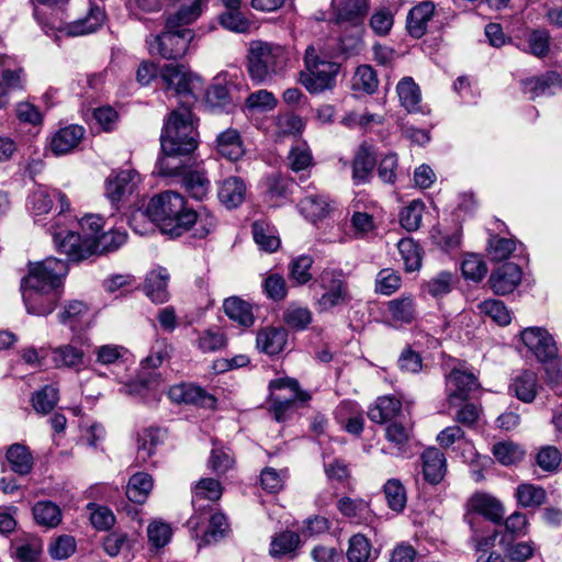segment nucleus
Instances as JSON below:
<instances>
[{
  "instance_id": "nucleus-1",
  "label": "nucleus",
  "mask_w": 562,
  "mask_h": 562,
  "mask_svg": "<svg viewBox=\"0 0 562 562\" xmlns=\"http://www.w3.org/2000/svg\"><path fill=\"white\" fill-rule=\"evenodd\" d=\"M67 273L68 265L53 257L31 263L21 284L27 313L37 316L50 314L59 299L56 290Z\"/></svg>"
},
{
  "instance_id": "nucleus-2",
  "label": "nucleus",
  "mask_w": 562,
  "mask_h": 562,
  "mask_svg": "<svg viewBox=\"0 0 562 562\" xmlns=\"http://www.w3.org/2000/svg\"><path fill=\"white\" fill-rule=\"evenodd\" d=\"M52 235L57 249L67 255L71 261H81L91 255H102L112 252L122 247L127 239V234L122 229H110L109 232L101 233L97 239H83L81 236L71 229H64L59 227V222L56 226H52Z\"/></svg>"
},
{
  "instance_id": "nucleus-3",
  "label": "nucleus",
  "mask_w": 562,
  "mask_h": 562,
  "mask_svg": "<svg viewBox=\"0 0 562 562\" xmlns=\"http://www.w3.org/2000/svg\"><path fill=\"white\" fill-rule=\"evenodd\" d=\"M290 65V52L282 45L252 41L247 55V71L258 85H269L284 75Z\"/></svg>"
},
{
  "instance_id": "nucleus-4",
  "label": "nucleus",
  "mask_w": 562,
  "mask_h": 562,
  "mask_svg": "<svg viewBox=\"0 0 562 562\" xmlns=\"http://www.w3.org/2000/svg\"><path fill=\"white\" fill-rule=\"evenodd\" d=\"M186 199L176 191H165L153 196L146 207L145 213L135 214L133 221L138 216L147 215L153 222L157 223L164 234L171 237L181 236L183 217L189 212Z\"/></svg>"
},
{
  "instance_id": "nucleus-5",
  "label": "nucleus",
  "mask_w": 562,
  "mask_h": 562,
  "mask_svg": "<svg viewBox=\"0 0 562 562\" xmlns=\"http://www.w3.org/2000/svg\"><path fill=\"white\" fill-rule=\"evenodd\" d=\"M160 145L162 153H192L198 146V131L189 106L175 109L165 122Z\"/></svg>"
},
{
  "instance_id": "nucleus-6",
  "label": "nucleus",
  "mask_w": 562,
  "mask_h": 562,
  "mask_svg": "<svg viewBox=\"0 0 562 562\" xmlns=\"http://www.w3.org/2000/svg\"><path fill=\"white\" fill-rule=\"evenodd\" d=\"M193 38L192 30L166 27V31L160 34L148 35L146 44L153 56H160L164 59H180L186 56Z\"/></svg>"
},
{
  "instance_id": "nucleus-7",
  "label": "nucleus",
  "mask_w": 562,
  "mask_h": 562,
  "mask_svg": "<svg viewBox=\"0 0 562 562\" xmlns=\"http://www.w3.org/2000/svg\"><path fill=\"white\" fill-rule=\"evenodd\" d=\"M271 411L277 422H284L295 402L306 403L310 393L301 390L299 382L292 378H280L269 383Z\"/></svg>"
},
{
  "instance_id": "nucleus-8",
  "label": "nucleus",
  "mask_w": 562,
  "mask_h": 562,
  "mask_svg": "<svg viewBox=\"0 0 562 562\" xmlns=\"http://www.w3.org/2000/svg\"><path fill=\"white\" fill-rule=\"evenodd\" d=\"M306 72H301L300 82L310 93H321L335 86L340 66L334 61L318 60L313 47L305 52Z\"/></svg>"
},
{
  "instance_id": "nucleus-9",
  "label": "nucleus",
  "mask_w": 562,
  "mask_h": 562,
  "mask_svg": "<svg viewBox=\"0 0 562 562\" xmlns=\"http://www.w3.org/2000/svg\"><path fill=\"white\" fill-rule=\"evenodd\" d=\"M318 283L323 290L322 295L315 302L318 313L329 312L350 302L348 284L340 271H323L318 278Z\"/></svg>"
},
{
  "instance_id": "nucleus-10",
  "label": "nucleus",
  "mask_w": 562,
  "mask_h": 562,
  "mask_svg": "<svg viewBox=\"0 0 562 562\" xmlns=\"http://www.w3.org/2000/svg\"><path fill=\"white\" fill-rule=\"evenodd\" d=\"M159 76L168 91H173L183 98H193L195 89L200 86V77L193 74L184 65H164Z\"/></svg>"
},
{
  "instance_id": "nucleus-11",
  "label": "nucleus",
  "mask_w": 562,
  "mask_h": 562,
  "mask_svg": "<svg viewBox=\"0 0 562 562\" xmlns=\"http://www.w3.org/2000/svg\"><path fill=\"white\" fill-rule=\"evenodd\" d=\"M139 181V175L133 169L113 172L105 181V196L119 210L120 204L135 192Z\"/></svg>"
},
{
  "instance_id": "nucleus-12",
  "label": "nucleus",
  "mask_w": 562,
  "mask_h": 562,
  "mask_svg": "<svg viewBox=\"0 0 562 562\" xmlns=\"http://www.w3.org/2000/svg\"><path fill=\"white\" fill-rule=\"evenodd\" d=\"M477 378L462 368H454L446 376V393L449 405L468 400L471 392L477 390Z\"/></svg>"
},
{
  "instance_id": "nucleus-13",
  "label": "nucleus",
  "mask_w": 562,
  "mask_h": 562,
  "mask_svg": "<svg viewBox=\"0 0 562 562\" xmlns=\"http://www.w3.org/2000/svg\"><path fill=\"white\" fill-rule=\"evenodd\" d=\"M522 344L541 362L553 359L558 355V348L553 337L541 327H528L521 330Z\"/></svg>"
},
{
  "instance_id": "nucleus-14",
  "label": "nucleus",
  "mask_w": 562,
  "mask_h": 562,
  "mask_svg": "<svg viewBox=\"0 0 562 562\" xmlns=\"http://www.w3.org/2000/svg\"><path fill=\"white\" fill-rule=\"evenodd\" d=\"M333 5L338 25L353 26L357 34L362 32L361 26L369 10L368 0H333Z\"/></svg>"
},
{
  "instance_id": "nucleus-15",
  "label": "nucleus",
  "mask_w": 562,
  "mask_h": 562,
  "mask_svg": "<svg viewBox=\"0 0 562 562\" xmlns=\"http://www.w3.org/2000/svg\"><path fill=\"white\" fill-rule=\"evenodd\" d=\"M54 201L59 202V217H61L69 210L70 205L66 194L61 191L40 187L29 196V203L34 216L48 213L53 207Z\"/></svg>"
},
{
  "instance_id": "nucleus-16",
  "label": "nucleus",
  "mask_w": 562,
  "mask_h": 562,
  "mask_svg": "<svg viewBox=\"0 0 562 562\" xmlns=\"http://www.w3.org/2000/svg\"><path fill=\"white\" fill-rule=\"evenodd\" d=\"M521 277L522 271L518 265L506 262L492 271L488 284L495 294L506 295L519 285Z\"/></svg>"
},
{
  "instance_id": "nucleus-17",
  "label": "nucleus",
  "mask_w": 562,
  "mask_h": 562,
  "mask_svg": "<svg viewBox=\"0 0 562 562\" xmlns=\"http://www.w3.org/2000/svg\"><path fill=\"white\" fill-rule=\"evenodd\" d=\"M468 513L482 515L493 522H499L504 516L502 503L494 496L484 493H474L467 502Z\"/></svg>"
},
{
  "instance_id": "nucleus-18",
  "label": "nucleus",
  "mask_w": 562,
  "mask_h": 562,
  "mask_svg": "<svg viewBox=\"0 0 562 562\" xmlns=\"http://www.w3.org/2000/svg\"><path fill=\"white\" fill-rule=\"evenodd\" d=\"M181 235L188 231H192V235L196 238H204L211 234L217 226L216 217L206 209L189 212L183 217Z\"/></svg>"
},
{
  "instance_id": "nucleus-19",
  "label": "nucleus",
  "mask_w": 562,
  "mask_h": 562,
  "mask_svg": "<svg viewBox=\"0 0 562 562\" xmlns=\"http://www.w3.org/2000/svg\"><path fill=\"white\" fill-rule=\"evenodd\" d=\"M423 475L425 481L436 485L439 484L447 473V459L438 448L426 449L422 454Z\"/></svg>"
},
{
  "instance_id": "nucleus-20",
  "label": "nucleus",
  "mask_w": 562,
  "mask_h": 562,
  "mask_svg": "<svg viewBox=\"0 0 562 562\" xmlns=\"http://www.w3.org/2000/svg\"><path fill=\"white\" fill-rule=\"evenodd\" d=\"M85 135V128L77 124H71L58 130L50 138V150L56 155H66L74 150Z\"/></svg>"
},
{
  "instance_id": "nucleus-21",
  "label": "nucleus",
  "mask_w": 562,
  "mask_h": 562,
  "mask_svg": "<svg viewBox=\"0 0 562 562\" xmlns=\"http://www.w3.org/2000/svg\"><path fill=\"white\" fill-rule=\"evenodd\" d=\"M375 154L371 146L362 144L357 149L352 160V180L355 184L370 181L375 167Z\"/></svg>"
},
{
  "instance_id": "nucleus-22",
  "label": "nucleus",
  "mask_w": 562,
  "mask_h": 562,
  "mask_svg": "<svg viewBox=\"0 0 562 562\" xmlns=\"http://www.w3.org/2000/svg\"><path fill=\"white\" fill-rule=\"evenodd\" d=\"M168 282L167 269L161 267L154 269L146 276L144 292L154 303H165L169 300Z\"/></svg>"
},
{
  "instance_id": "nucleus-23",
  "label": "nucleus",
  "mask_w": 562,
  "mask_h": 562,
  "mask_svg": "<svg viewBox=\"0 0 562 562\" xmlns=\"http://www.w3.org/2000/svg\"><path fill=\"white\" fill-rule=\"evenodd\" d=\"M435 12V4L431 1H422L412 8L407 15L406 29L411 36L420 38L427 31L428 22Z\"/></svg>"
},
{
  "instance_id": "nucleus-24",
  "label": "nucleus",
  "mask_w": 562,
  "mask_h": 562,
  "mask_svg": "<svg viewBox=\"0 0 562 562\" xmlns=\"http://www.w3.org/2000/svg\"><path fill=\"white\" fill-rule=\"evenodd\" d=\"M562 88V79L559 74L549 71L542 76L529 78L524 81V89L530 97L552 95Z\"/></svg>"
},
{
  "instance_id": "nucleus-25",
  "label": "nucleus",
  "mask_w": 562,
  "mask_h": 562,
  "mask_svg": "<svg viewBox=\"0 0 562 562\" xmlns=\"http://www.w3.org/2000/svg\"><path fill=\"white\" fill-rule=\"evenodd\" d=\"M288 339V333L282 327H266L258 331L256 338L257 348L267 355L280 353Z\"/></svg>"
},
{
  "instance_id": "nucleus-26",
  "label": "nucleus",
  "mask_w": 562,
  "mask_h": 562,
  "mask_svg": "<svg viewBox=\"0 0 562 562\" xmlns=\"http://www.w3.org/2000/svg\"><path fill=\"white\" fill-rule=\"evenodd\" d=\"M518 47L527 54L537 58H544L549 55L551 48V35L544 29H535L526 32L525 40Z\"/></svg>"
},
{
  "instance_id": "nucleus-27",
  "label": "nucleus",
  "mask_w": 562,
  "mask_h": 562,
  "mask_svg": "<svg viewBox=\"0 0 562 562\" xmlns=\"http://www.w3.org/2000/svg\"><path fill=\"white\" fill-rule=\"evenodd\" d=\"M52 361L56 368H69L79 371L85 366V352L72 344L52 349Z\"/></svg>"
},
{
  "instance_id": "nucleus-28",
  "label": "nucleus",
  "mask_w": 562,
  "mask_h": 562,
  "mask_svg": "<svg viewBox=\"0 0 562 562\" xmlns=\"http://www.w3.org/2000/svg\"><path fill=\"white\" fill-rule=\"evenodd\" d=\"M300 213L310 221H317L328 215L330 202L327 195L321 193L308 194L297 204Z\"/></svg>"
},
{
  "instance_id": "nucleus-29",
  "label": "nucleus",
  "mask_w": 562,
  "mask_h": 562,
  "mask_svg": "<svg viewBox=\"0 0 562 562\" xmlns=\"http://www.w3.org/2000/svg\"><path fill=\"white\" fill-rule=\"evenodd\" d=\"M402 403L394 396H381L368 411L370 420L384 424L392 422L401 413Z\"/></svg>"
},
{
  "instance_id": "nucleus-30",
  "label": "nucleus",
  "mask_w": 562,
  "mask_h": 562,
  "mask_svg": "<svg viewBox=\"0 0 562 562\" xmlns=\"http://www.w3.org/2000/svg\"><path fill=\"white\" fill-rule=\"evenodd\" d=\"M509 390L518 400L531 403L538 392L537 374L529 370L520 372L513 379Z\"/></svg>"
},
{
  "instance_id": "nucleus-31",
  "label": "nucleus",
  "mask_w": 562,
  "mask_h": 562,
  "mask_svg": "<svg viewBox=\"0 0 562 562\" xmlns=\"http://www.w3.org/2000/svg\"><path fill=\"white\" fill-rule=\"evenodd\" d=\"M218 199L227 209L240 205L245 199L246 186L238 177L226 178L218 189Z\"/></svg>"
},
{
  "instance_id": "nucleus-32",
  "label": "nucleus",
  "mask_w": 562,
  "mask_h": 562,
  "mask_svg": "<svg viewBox=\"0 0 562 562\" xmlns=\"http://www.w3.org/2000/svg\"><path fill=\"white\" fill-rule=\"evenodd\" d=\"M207 0H190V3H182L179 10L169 15L166 20V27H179L196 21L206 7Z\"/></svg>"
},
{
  "instance_id": "nucleus-33",
  "label": "nucleus",
  "mask_w": 562,
  "mask_h": 562,
  "mask_svg": "<svg viewBox=\"0 0 562 562\" xmlns=\"http://www.w3.org/2000/svg\"><path fill=\"white\" fill-rule=\"evenodd\" d=\"M301 544L300 536L294 531H282L274 536L270 543V554L273 558H293Z\"/></svg>"
},
{
  "instance_id": "nucleus-34",
  "label": "nucleus",
  "mask_w": 562,
  "mask_h": 562,
  "mask_svg": "<svg viewBox=\"0 0 562 562\" xmlns=\"http://www.w3.org/2000/svg\"><path fill=\"white\" fill-rule=\"evenodd\" d=\"M154 486L153 477L148 473L137 472L127 483L126 496L136 504H144Z\"/></svg>"
},
{
  "instance_id": "nucleus-35",
  "label": "nucleus",
  "mask_w": 562,
  "mask_h": 562,
  "mask_svg": "<svg viewBox=\"0 0 562 562\" xmlns=\"http://www.w3.org/2000/svg\"><path fill=\"white\" fill-rule=\"evenodd\" d=\"M196 338L194 346L202 353L216 352L224 349L227 345L225 334L221 329L206 328L203 330H195Z\"/></svg>"
},
{
  "instance_id": "nucleus-36",
  "label": "nucleus",
  "mask_w": 562,
  "mask_h": 562,
  "mask_svg": "<svg viewBox=\"0 0 562 562\" xmlns=\"http://www.w3.org/2000/svg\"><path fill=\"white\" fill-rule=\"evenodd\" d=\"M7 460L10 469L19 475L29 474L34 463L33 456L29 448L20 443H14L8 449Z\"/></svg>"
},
{
  "instance_id": "nucleus-37",
  "label": "nucleus",
  "mask_w": 562,
  "mask_h": 562,
  "mask_svg": "<svg viewBox=\"0 0 562 562\" xmlns=\"http://www.w3.org/2000/svg\"><path fill=\"white\" fill-rule=\"evenodd\" d=\"M222 496V486L215 479H201L193 491L192 505L195 510L204 508L203 501L216 502Z\"/></svg>"
},
{
  "instance_id": "nucleus-38",
  "label": "nucleus",
  "mask_w": 562,
  "mask_h": 562,
  "mask_svg": "<svg viewBox=\"0 0 562 562\" xmlns=\"http://www.w3.org/2000/svg\"><path fill=\"white\" fill-rule=\"evenodd\" d=\"M218 153L229 159L237 160L244 155V148L239 133L236 130L228 128L217 137Z\"/></svg>"
},
{
  "instance_id": "nucleus-39",
  "label": "nucleus",
  "mask_w": 562,
  "mask_h": 562,
  "mask_svg": "<svg viewBox=\"0 0 562 562\" xmlns=\"http://www.w3.org/2000/svg\"><path fill=\"white\" fill-rule=\"evenodd\" d=\"M397 94L401 101V104L408 112H419L422 95L419 87L414 82L411 77L403 78L396 87Z\"/></svg>"
},
{
  "instance_id": "nucleus-40",
  "label": "nucleus",
  "mask_w": 562,
  "mask_h": 562,
  "mask_svg": "<svg viewBox=\"0 0 562 562\" xmlns=\"http://www.w3.org/2000/svg\"><path fill=\"white\" fill-rule=\"evenodd\" d=\"M224 311L231 319L241 326L250 327L255 322L250 304L239 297L233 296L226 299L224 301Z\"/></svg>"
},
{
  "instance_id": "nucleus-41",
  "label": "nucleus",
  "mask_w": 562,
  "mask_h": 562,
  "mask_svg": "<svg viewBox=\"0 0 562 562\" xmlns=\"http://www.w3.org/2000/svg\"><path fill=\"white\" fill-rule=\"evenodd\" d=\"M191 153H162V156L157 162L158 173L165 177H183L186 171V160L183 157L189 156Z\"/></svg>"
},
{
  "instance_id": "nucleus-42",
  "label": "nucleus",
  "mask_w": 562,
  "mask_h": 562,
  "mask_svg": "<svg viewBox=\"0 0 562 562\" xmlns=\"http://www.w3.org/2000/svg\"><path fill=\"white\" fill-rule=\"evenodd\" d=\"M340 514L357 522L366 520L370 516L369 503L362 498L341 497L337 502Z\"/></svg>"
},
{
  "instance_id": "nucleus-43",
  "label": "nucleus",
  "mask_w": 562,
  "mask_h": 562,
  "mask_svg": "<svg viewBox=\"0 0 562 562\" xmlns=\"http://www.w3.org/2000/svg\"><path fill=\"white\" fill-rule=\"evenodd\" d=\"M42 541L36 537L18 540L12 546V555L19 562H37L42 553Z\"/></svg>"
},
{
  "instance_id": "nucleus-44",
  "label": "nucleus",
  "mask_w": 562,
  "mask_h": 562,
  "mask_svg": "<svg viewBox=\"0 0 562 562\" xmlns=\"http://www.w3.org/2000/svg\"><path fill=\"white\" fill-rule=\"evenodd\" d=\"M105 14L98 5H92L89 14L69 26L68 33L74 36L85 35L97 31L103 23Z\"/></svg>"
},
{
  "instance_id": "nucleus-45",
  "label": "nucleus",
  "mask_w": 562,
  "mask_h": 562,
  "mask_svg": "<svg viewBox=\"0 0 562 562\" xmlns=\"http://www.w3.org/2000/svg\"><path fill=\"white\" fill-rule=\"evenodd\" d=\"M182 183L195 200H203L210 192L211 182L203 171H188L182 177Z\"/></svg>"
},
{
  "instance_id": "nucleus-46",
  "label": "nucleus",
  "mask_w": 562,
  "mask_h": 562,
  "mask_svg": "<svg viewBox=\"0 0 562 562\" xmlns=\"http://www.w3.org/2000/svg\"><path fill=\"white\" fill-rule=\"evenodd\" d=\"M397 249L407 272H414L422 267V252L418 245L412 238H402L397 243Z\"/></svg>"
},
{
  "instance_id": "nucleus-47",
  "label": "nucleus",
  "mask_w": 562,
  "mask_h": 562,
  "mask_svg": "<svg viewBox=\"0 0 562 562\" xmlns=\"http://www.w3.org/2000/svg\"><path fill=\"white\" fill-rule=\"evenodd\" d=\"M33 516L38 525L53 528L61 521L60 508L48 501L37 502L33 506Z\"/></svg>"
},
{
  "instance_id": "nucleus-48",
  "label": "nucleus",
  "mask_w": 562,
  "mask_h": 562,
  "mask_svg": "<svg viewBox=\"0 0 562 562\" xmlns=\"http://www.w3.org/2000/svg\"><path fill=\"white\" fill-rule=\"evenodd\" d=\"M387 310L393 321L411 323L416 314L414 299L411 295H403L387 303Z\"/></svg>"
},
{
  "instance_id": "nucleus-49",
  "label": "nucleus",
  "mask_w": 562,
  "mask_h": 562,
  "mask_svg": "<svg viewBox=\"0 0 562 562\" xmlns=\"http://www.w3.org/2000/svg\"><path fill=\"white\" fill-rule=\"evenodd\" d=\"M162 441V432L159 428H147L138 435L137 459L146 462Z\"/></svg>"
},
{
  "instance_id": "nucleus-50",
  "label": "nucleus",
  "mask_w": 562,
  "mask_h": 562,
  "mask_svg": "<svg viewBox=\"0 0 562 562\" xmlns=\"http://www.w3.org/2000/svg\"><path fill=\"white\" fill-rule=\"evenodd\" d=\"M228 532V522L226 517L222 513H214L209 519V527L203 532L201 541L198 547L201 548L203 544H211L223 539Z\"/></svg>"
},
{
  "instance_id": "nucleus-51",
  "label": "nucleus",
  "mask_w": 562,
  "mask_h": 562,
  "mask_svg": "<svg viewBox=\"0 0 562 562\" xmlns=\"http://www.w3.org/2000/svg\"><path fill=\"white\" fill-rule=\"evenodd\" d=\"M274 125L276 134L279 137L297 136L305 127L303 119L300 115L290 112L280 113L276 117Z\"/></svg>"
},
{
  "instance_id": "nucleus-52",
  "label": "nucleus",
  "mask_w": 562,
  "mask_h": 562,
  "mask_svg": "<svg viewBox=\"0 0 562 562\" xmlns=\"http://www.w3.org/2000/svg\"><path fill=\"white\" fill-rule=\"evenodd\" d=\"M383 493L387 503V506L396 512L401 513L406 506V490L404 485L397 479H390L383 486Z\"/></svg>"
},
{
  "instance_id": "nucleus-53",
  "label": "nucleus",
  "mask_w": 562,
  "mask_h": 562,
  "mask_svg": "<svg viewBox=\"0 0 562 562\" xmlns=\"http://www.w3.org/2000/svg\"><path fill=\"white\" fill-rule=\"evenodd\" d=\"M477 308L481 314L488 316L492 321L501 326H506L512 321L509 310L499 300H485L477 305Z\"/></svg>"
},
{
  "instance_id": "nucleus-54",
  "label": "nucleus",
  "mask_w": 562,
  "mask_h": 562,
  "mask_svg": "<svg viewBox=\"0 0 562 562\" xmlns=\"http://www.w3.org/2000/svg\"><path fill=\"white\" fill-rule=\"evenodd\" d=\"M291 170L297 172L307 169L313 164V156L306 142L300 140L293 145L288 155Z\"/></svg>"
},
{
  "instance_id": "nucleus-55",
  "label": "nucleus",
  "mask_w": 562,
  "mask_h": 562,
  "mask_svg": "<svg viewBox=\"0 0 562 562\" xmlns=\"http://www.w3.org/2000/svg\"><path fill=\"white\" fill-rule=\"evenodd\" d=\"M492 451L495 459L504 465L515 464L521 461L525 456L524 449L510 441L495 443Z\"/></svg>"
},
{
  "instance_id": "nucleus-56",
  "label": "nucleus",
  "mask_w": 562,
  "mask_h": 562,
  "mask_svg": "<svg viewBox=\"0 0 562 562\" xmlns=\"http://www.w3.org/2000/svg\"><path fill=\"white\" fill-rule=\"evenodd\" d=\"M497 537V532H493L476 540L477 562H505L502 553L494 550Z\"/></svg>"
},
{
  "instance_id": "nucleus-57",
  "label": "nucleus",
  "mask_w": 562,
  "mask_h": 562,
  "mask_svg": "<svg viewBox=\"0 0 562 562\" xmlns=\"http://www.w3.org/2000/svg\"><path fill=\"white\" fill-rule=\"evenodd\" d=\"M453 284V274L448 271H441L427 281L424 289L432 297H441L451 292Z\"/></svg>"
},
{
  "instance_id": "nucleus-58",
  "label": "nucleus",
  "mask_w": 562,
  "mask_h": 562,
  "mask_svg": "<svg viewBox=\"0 0 562 562\" xmlns=\"http://www.w3.org/2000/svg\"><path fill=\"white\" fill-rule=\"evenodd\" d=\"M379 85L374 69L369 65H361L356 69L352 78L355 90H361L367 93H373Z\"/></svg>"
},
{
  "instance_id": "nucleus-59",
  "label": "nucleus",
  "mask_w": 562,
  "mask_h": 562,
  "mask_svg": "<svg viewBox=\"0 0 562 562\" xmlns=\"http://www.w3.org/2000/svg\"><path fill=\"white\" fill-rule=\"evenodd\" d=\"M518 503L524 507L540 506L546 501V491L533 484H520L516 491Z\"/></svg>"
},
{
  "instance_id": "nucleus-60",
  "label": "nucleus",
  "mask_w": 562,
  "mask_h": 562,
  "mask_svg": "<svg viewBox=\"0 0 562 562\" xmlns=\"http://www.w3.org/2000/svg\"><path fill=\"white\" fill-rule=\"evenodd\" d=\"M505 533L499 540V544H505L508 540L524 537L528 530V520L526 515L514 513L505 520Z\"/></svg>"
},
{
  "instance_id": "nucleus-61",
  "label": "nucleus",
  "mask_w": 562,
  "mask_h": 562,
  "mask_svg": "<svg viewBox=\"0 0 562 562\" xmlns=\"http://www.w3.org/2000/svg\"><path fill=\"white\" fill-rule=\"evenodd\" d=\"M424 213V204L414 200L405 206L400 213V223L407 232H414L419 228Z\"/></svg>"
},
{
  "instance_id": "nucleus-62",
  "label": "nucleus",
  "mask_w": 562,
  "mask_h": 562,
  "mask_svg": "<svg viewBox=\"0 0 562 562\" xmlns=\"http://www.w3.org/2000/svg\"><path fill=\"white\" fill-rule=\"evenodd\" d=\"M254 240L261 250L267 252L276 251L280 246V239L262 223L255 222L252 224Z\"/></svg>"
},
{
  "instance_id": "nucleus-63",
  "label": "nucleus",
  "mask_w": 562,
  "mask_h": 562,
  "mask_svg": "<svg viewBox=\"0 0 562 562\" xmlns=\"http://www.w3.org/2000/svg\"><path fill=\"white\" fill-rule=\"evenodd\" d=\"M463 277L473 281H481L486 272L487 267L481 256L475 254L467 255L461 263Z\"/></svg>"
},
{
  "instance_id": "nucleus-64",
  "label": "nucleus",
  "mask_w": 562,
  "mask_h": 562,
  "mask_svg": "<svg viewBox=\"0 0 562 562\" xmlns=\"http://www.w3.org/2000/svg\"><path fill=\"white\" fill-rule=\"evenodd\" d=\"M371 554V544L363 535H355L349 539L347 558L350 562H367Z\"/></svg>"
}]
</instances>
